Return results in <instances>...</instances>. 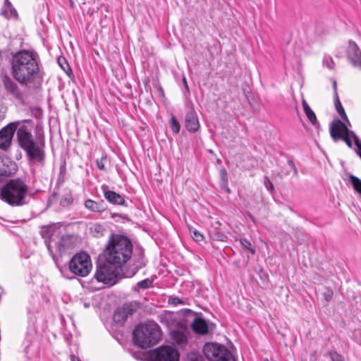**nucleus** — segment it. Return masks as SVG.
<instances>
[{"instance_id":"9","label":"nucleus","mask_w":361,"mask_h":361,"mask_svg":"<svg viewBox=\"0 0 361 361\" xmlns=\"http://www.w3.org/2000/svg\"><path fill=\"white\" fill-rule=\"evenodd\" d=\"M30 121H16L11 122L0 130V149L8 150L12 143L15 132L19 130L21 126H28Z\"/></svg>"},{"instance_id":"29","label":"nucleus","mask_w":361,"mask_h":361,"mask_svg":"<svg viewBox=\"0 0 361 361\" xmlns=\"http://www.w3.org/2000/svg\"><path fill=\"white\" fill-rule=\"evenodd\" d=\"M240 243L242 245V246H243L245 248L247 249L251 252L252 255L255 254V249L252 246V245L250 240H248L246 238H240Z\"/></svg>"},{"instance_id":"42","label":"nucleus","mask_w":361,"mask_h":361,"mask_svg":"<svg viewBox=\"0 0 361 361\" xmlns=\"http://www.w3.org/2000/svg\"><path fill=\"white\" fill-rule=\"evenodd\" d=\"M288 165H289V166L293 169V172H294V174H295V176H298V170H297V169H296V167H295V166L294 163H293L292 161H290V160H289V161H288Z\"/></svg>"},{"instance_id":"20","label":"nucleus","mask_w":361,"mask_h":361,"mask_svg":"<svg viewBox=\"0 0 361 361\" xmlns=\"http://www.w3.org/2000/svg\"><path fill=\"white\" fill-rule=\"evenodd\" d=\"M4 86L8 92L15 95L17 98H20L21 97V93L18 85L13 81L10 80L5 81Z\"/></svg>"},{"instance_id":"14","label":"nucleus","mask_w":361,"mask_h":361,"mask_svg":"<svg viewBox=\"0 0 361 361\" xmlns=\"http://www.w3.org/2000/svg\"><path fill=\"white\" fill-rule=\"evenodd\" d=\"M185 127L190 133H195L200 128L197 115L193 109H190L185 116Z\"/></svg>"},{"instance_id":"12","label":"nucleus","mask_w":361,"mask_h":361,"mask_svg":"<svg viewBox=\"0 0 361 361\" xmlns=\"http://www.w3.org/2000/svg\"><path fill=\"white\" fill-rule=\"evenodd\" d=\"M216 325L213 323L208 324L202 317H195L191 324L192 329L198 334L204 335L212 331Z\"/></svg>"},{"instance_id":"13","label":"nucleus","mask_w":361,"mask_h":361,"mask_svg":"<svg viewBox=\"0 0 361 361\" xmlns=\"http://www.w3.org/2000/svg\"><path fill=\"white\" fill-rule=\"evenodd\" d=\"M347 57L353 66H358L361 68V51L355 42H349Z\"/></svg>"},{"instance_id":"47","label":"nucleus","mask_w":361,"mask_h":361,"mask_svg":"<svg viewBox=\"0 0 361 361\" xmlns=\"http://www.w3.org/2000/svg\"><path fill=\"white\" fill-rule=\"evenodd\" d=\"M222 188H225L226 191L228 192V193H230L231 192V190L230 189L228 188L227 185H225L224 184H222Z\"/></svg>"},{"instance_id":"36","label":"nucleus","mask_w":361,"mask_h":361,"mask_svg":"<svg viewBox=\"0 0 361 361\" xmlns=\"http://www.w3.org/2000/svg\"><path fill=\"white\" fill-rule=\"evenodd\" d=\"M323 296L324 300L326 302L330 301L332 299L333 297V291L331 289H326V290L323 293Z\"/></svg>"},{"instance_id":"34","label":"nucleus","mask_w":361,"mask_h":361,"mask_svg":"<svg viewBox=\"0 0 361 361\" xmlns=\"http://www.w3.org/2000/svg\"><path fill=\"white\" fill-rule=\"evenodd\" d=\"M329 355L331 361H345L343 357L336 351H330Z\"/></svg>"},{"instance_id":"8","label":"nucleus","mask_w":361,"mask_h":361,"mask_svg":"<svg viewBox=\"0 0 361 361\" xmlns=\"http://www.w3.org/2000/svg\"><path fill=\"white\" fill-rule=\"evenodd\" d=\"M330 134L334 141L343 140L349 147H352L351 139L355 141V136H357L353 131L348 128L344 122L339 119H335L331 122Z\"/></svg>"},{"instance_id":"30","label":"nucleus","mask_w":361,"mask_h":361,"mask_svg":"<svg viewBox=\"0 0 361 361\" xmlns=\"http://www.w3.org/2000/svg\"><path fill=\"white\" fill-rule=\"evenodd\" d=\"M108 319H110V323H111L114 326H123L126 320L128 317H118V319H116V317H107Z\"/></svg>"},{"instance_id":"31","label":"nucleus","mask_w":361,"mask_h":361,"mask_svg":"<svg viewBox=\"0 0 361 361\" xmlns=\"http://www.w3.org/2000/svg\"><path fill=\"white\" fill-rule=\"evenodd\" d=\"M58 63L61 66V68L65 71H71V68L64 57H59L58 59Z\"/></svg>"},{"instance_id":"27","label":"nucleus","mask_w":361,"mask_h":361,"mask_svg":"<svg viewBox=\"0 0 361 361\" xmlns=\"http://www.w3.org/2000/svg\"><path fill=\"white\" fill-rule=\"evenodd\" d=\"M169 126L170 128L175 134H178L179 133L180 126L175 116H172L171 118L170 119Z\"/></svg>"},{"instance_id":"19","label":"nucleus","mask_w":361,"mask_h":361,"mask_svg":"<svg viewBox=\"0 0 361 361\" xmlns=\"http://www.w3.org/2000/svg\"><path fill=\"white\" fill-rule=\"evenodd\" d=\"M302 104L307 118L312 125L315 126L316 123H317V121L314 112L311 109V108L310 107V106L308 105L307 102L305 99H302Z\"/></svg>"},{"instance_id":"3","label":"nucleus","mask_w":361,"mask_h":361,"mask_svg":"<svg viewBox=\"0 0 361 361\" xmlns=\"http://www.w3.org/2000/svg\"><path fill=\"white\" fill-rule=\"evenodd\" d=\"M133 244L126 236L112 235L106 250V261L116 267H121L132 257Z\"/></svg>"},{"instance_id":"2","label":"nucleus","mask_w":361,"mask_h":361,"mask_svg":"<svg viewBox=\"0 0 361 361\" xmlns=\"http://www.w3.org/2000/svg\"><path fill=\"white\" fill-rule=\"evenodd\" d=\"M39 71L36 56L28 50L16 53L11 60V73L20 83L27 85L32 82Z\"/></svg>"},{"instance_id":"18","label":"nucleus","mask_w":361,"mask_h":361,"mask_svg":"<svg viewBox=\"0 0 361 361\" xmlns=\"http://www.w3.org/2000/svg\"><path fill=\"white\" fill-rule=\"evenodd\" d=\"M141 307V304L137 301H131L123 304L121 311L123 316H130L136 313Z\"/></svg>"},{"instance_id":"46","label":"nucleus","mask_w":361,"mask_h":361,"mask_svg":"<svg viewBox=\"0 0 361 361\" xmlns=\"http://www.w3.org/2000/svg\"><path fill=\"white\" fill-rule=\"evenodd\" d=\"M71 361H80L79 359L74 355H71Z\"/></svg>"},{"instance_id":"38","label":"nucleus","mask_w":361,"mask_h":361,"mask_svg":"<svg viewBox=\"0 0 361 361\" xmlns=\"http://www.w3.org/2000/svg\"><path fill=\"white\" fill-rule=\"evenodd\" d=\"M264 185L267 190H274V185L272 184L271 180L267 177H265Z\"/></svg>"},{"instance_id":"52","label":"nucleus","mask_w":361,"mask_h":361,"mask_svg":"<svg viewBox=\"0 0 361 361\" xmlns=\"http://www.w3.org/2000/svg\"><path fill=\"white\" fill-rule=\"evenodd\" d=\"M99 227H100L99 226H95V230H97V228H99Z\"/></svg>"},{"instance_id":"32","label":"nucleus","mask_w":361,"mask_h":361,"mask_svg":"<svg viewBox=\"0 0 361 361\" xmlns=\"http://www.w3.org/2000/svg\"><path fill=\"white\" fill-rule=\"evenodd\" d=\"M106 161V155H103L100 159L96 161L97 166L99 170L105 171V163Z\"/></svg>"},{"instance_id":"45","label":"nucleus","mask_w":361,"mask_h":361,"mask_svg":"<svg viewBox=\"0 0 361 361\" xmlns=\"http://www.w3.org/2000/svg\"><path fill=\"white\" fill-rule=\"evenodd\" d=\"M183 84H184V86H185V89L188 91H189V87H188V83H187L186 78L185 77H183Z\"/></svg>"},{"instance_id":"41","label":"nucleus","mask_w":361,"mask_h":361,"mask_svg":"<svg viewBox=\"0 0 361 361\" xmlns=\"http://www.w3.org/2000/svg\"><path fill=\"white\" fill-rule=\"evenodd\" d=\"M355 145L358 149L357 154H359V152H361V141L357 136H355Z\"/></svg>"},{"instance_id":"24","label":"nucleus","mask_w":361,"mask_h":361,"mask_svg":"<svg viewBox=\"0 0 361 361\" xmlns=\"http://www.w3.org/2000/svg\"><path fill=\"white\" fill-rule=\"evenodd\" d=\"M349 178L354 190L361 196V179L352 174L350 175Z\"/></svg>"},{"instance_id":"33","label":"nucleus","mask_w":361,"mask_h":361,"mask_svg":"<svg viewBox=\"0 0 361 361\" xmlns=\"http://www.w3.org/2000/svg\"><path fill=\"white\" fill-rule=\"evenodd\" d=\"M219 175L222 184L226 185L228 184V174L226 170L224 168L221 169Z\"/></svg>"},{"instance_id":"22","label":"nucleus","mask_w":361,"mask_h":361,"mask_svg":"<svg viewBox=\"0 0 361 361\" xmlns=\"http://www.w3.org/2000/svg\"><path fill=\"white\" fill-rule=\"evenodd\" d=\"M17 171L16 164L13 161H11L10 166L8 169L3 166L0 169V175L1 176L7 177L14 174Z\"/></svg>"},{"instance_id":"39","label":"nucleus","mask_w":361,"mask_h":361,"mask_svg":"<svg viewBox=\"0 0 361 361\" xmlns=\"http://www.w3.org/2000/svg\"><path fill=\"white\" fill-rule=\"evenodd\" d=\"M56 245H57V249H58V252L59 253H62L63 251H64V244L63 243V240H60L57 243H56Z\"/></svg>"},{"instance_id":"25","label":"nucleus","mask_w":361,"mask_h":361,"mask_svg":"<svg viewBox=\"0 0 361 361\" xmlns=\"http://www.w3.org/2000/svg\"><path fill=\"white\" fill-rule=\"evenodd\" d=\"M210 236L213 240L217 241L225 242L227 240V236L224 233L216 229L210 232Z\"/></svg>"},{"instance_id":"43","label":"nucleus","mask_w":361,"mask_h":361,"mask_svg":"<svg viewBox=\"0 0 361 361\" xmlns=\"http://www.w3.org/2000/svg\"><path fill=\"white\" fill-rule=\"evenodd\" d=\"M184 312H186L188 314H191L192 313L194 315L193 316H196V317H198V316H202V313H198V312H192L189 309H185L184 310Z\"/></svg>"},{"instance_id":"7","label":"nucleus","mask_w":361,"mask_h":361,"mask_svg":"<svg viewBox=\"0 0 361 361\" xmlns=\"http://www.w3.org/2000/svg\"><path fill=\"white\" fill-rule=\"evenodd\" d=\"M203 352L209 361H235L231 353L225 346L218 343H206Z\"/></svg>"},{"instance_id":"40","label":"nucleus","mask_w":361,"mask_h":361,"mask_svg":"<svg viewBox=\"0 0 361 361\" xmlns=\"http://www.w3.org/2000/svg\"><path fill=\"white\" fill-rule=\"evenodd\" d=\"M145 263L142 259L140 261H139L138 263L135 264V271H133L132 275H134L138 271V269L145 266Z\"/></svg>"},{"instance_id":"10","label":"nucleus","mask_w":361,"mask_h":361,"mask_svg":"<svg viewBox=\"0 0 361 361\" xmlns=\"http://www.w3.org/2000/svg\"><path fill=\"white\" fill-rule=\"evenodd\" d=\"M152 361H179V355L173 347L162 345L151 353Z\"/></svg>"},{"instance_id":"1","label":"nucleus","mask_w":361,"mask_h":361,"mask_svg":"<svg viewBox=\"0 0 361 361\" xmlns=\"http://www.w3.org/2000/svg\"><path fill=\"white\" fill-rule=\"evenodd\" d=\"M17 141L19 147L25 152L27 161L30 166H44L46 163L44 140L33 136L29 124L28 126H21L17 131Z\"/></svg>"},{"instance_id":"23","label":"nucleus","mask_w":361,"mask_h":361,"mask_svg":"<svg viewBox=\"0 0 361 361\" xmlns=\"http://www.w3.org/2000/svg\"><path fill=\"white\" fill-rule=\"evenodd\" d=\"M153 280L149 278L145 279L137 283L136 286L133 288V290L138 291L137 288L145 290L152 286Z\"/></svg>"},{"instance_id":"49","label":"nucleus","mask_w":361,"mask_h":361,"mask_svg":"<svg viewBox=\"0 0 361 361\" xmlns=\"http://www.w3.org/2000/svg\"><path fill=\"white\" fill-rule=\"evenodd\" d=\"M333 85H334L335 93H336L337 92H336V82L335 80L334 81Z\"/></svg>"},{"instance_id":"50","label":"nucleus","mask_w":361,"mask_h":361,"mask_svg":"<svg viewBox=\"0 0 361 361\" xmlns=\"http://www.w3.org/2000/svg\"><path fill=\"white\" fill-rule=\"evenodd\" d=\"M70 4H71V7L73 8L75 6L73 0H70Z\"/></svg>"},{"instance_id":"37","label":"nucleus","mask_w":361,"mask_h":361,"mask_svg":"<svg viewBox=\"0 0 361 361\" xmlns=\"http://www.w3.org/2000/svg\"><path fill=\"white\" fill-rule=\"evenodd\" d=\"M324 63H326L329 69H333L334 67V63L331 58H325L323 61Z\"/></svg>"},{"instance_id":"15","label":"nucleus","mask_w":361,"mask_h":361,"mask_svg":"<svg viewBox=\"0 0 361 361\" xmlns=\"http://www.w3.org/2000/svg\"><path fill=\"white\" fill-rule=\"evenodd\" d=\"M102 190L104 192V197L111 204L123 205L127 207L128 204L123 196L116 193L114 191L108 190V186L103 185Z\"/></svg>"},{"instance_id":"16","label":"nucleus","mask_w":361,"mask_h":361,"mask_svg":"<svg viewBox=\"0 0 361 361\" xmlns=\"http://www.w3.org/2000/svg\"><path fill=\"white\" fill-rule=\"evenodd\" d=\"M173 343L179 348H184L188 343V331L181 328L171 332Z\"/></svg>"},{"instance_id":"51","label":"nucleus","mask_w":361,"mask_h":361,"mask_svg":"<svg viewBox=\"0 0 361 361\" xmlns=\"http://www.w3.org/2000/svg\"><path fill=\"white\" fill-rule=\"evenodd\" d=\"M13 15H14L15 16H17V12H16V10H13V11H11V14H13Z\"/></svg>"},{"instance_id":"55","label":"nucleus","mask_w":361,"mask_h":361,"mask_svg":"<svg viewBox=\"0 0 361 361\" xmlns=\"http://www.w3.org/2000/svg\"><path fill=\"white\" fill-rule=\"evenodd\" d=\"M85 0H82V4H85Z\"/></svg>"},{"instance_id":"48","label":"nucleus","mask_w":361,"mask_h":361,"mask_svg":"<svg viewBox=\"0 0 361 361\" xmlns=\"http://www.w3.org/2000/svg\"><path fill=\"white\" fill-rule=\"evenodd\" d=\"M47 249L49 251V252L51 254L52 253V250L51 249V245L49 243L47 245Z\"/></svg>"},{"instance_id":"5","label":"nucleus","mask_w":361,"mask_h":361,"mask_svg":"<svg viewBox=\"0 0 361 361\" xmlns=\"http://www.w3.org/2000/svg\"><path fill=\"white\" fill-rule=\"evenodd\" d=\"M27 190L28 186L21 179H12L1 188V196L11 206H21L26 204Z\"/></svg>"},{"instance_id":"26","label":"nucleus","mask_w":361,"mask_h":361,"mask_svg":"<svg viewBox=\"0 0 361 361\" xmlns=\"http://www.w3.org/2000/svg\"><path fill=\"white\" fill-rule=\"evenodd\" d=\"M186 361H204V358L199 352L192 351L188 354Z\"/></svg>"},{"instance_id":"28","label":"nucleus","mask_w":361,"mask_h":361,"mask_svg":"<svg viewBox=\"0 0 361 361\" xmlns=\"http://www.w3.org/2000/svg\"><path fill=\"white\" fill-rule=\"evenodd\" d=\"M190 232L192 239L196 242H202L204 240V235L196 229L190 228Z\"/></svg>"},{"instance_id":"21","label":"nucleus","mask_w":361,"mask_h":361,"mask_svg":"<svg viewBox=\"0 0 361 361\" xmlns=\"http://www.w3.org/2000/svg\"><path fill=\"white\" fill-rule=\"evenodd\" d=\"M335 108L338 115L341 117L342 119L348 121V116L345 114V109L342 106V104L339 100L338 93H335Z\"/></svg>"},{"instance_id":"35","label":"nucleus","mask_w":361,"mask_h":361,"mask_svg":"<svg viewBox=\"0 0 361 361\" xmlns=\"http://www.w3.org/2000/svg\"><path fill=\"white\" fill-rule=\"evenodd\" d=\"M169 303L171 305H176L178 304H184V302L183 300L177 297H170L169 298Z\"/></svg>"},{"instance_id":"6","label":"nucleus","mask_w":361,"mask_h":361,"mask_svg":"<svg viewBox=\"0 0 361 361\" xmlns=\"http://www.w3.org/2000/svg\"><path fill=\"white\" fill-rule=\"evenodd\" d=\"M92 262L90 255L84 252L76 253L69 262V270L71 273L85 277L92 269Z\"/></svg>"},{"instance_id":"54","label":"nucleus","mask_w":361,"mask_h":361,"mask_svg":"<svg viewBox=\"0 0 361 361\" xmlns=\"http://www.w3.org/2000/svg\"><path fill=\"white\" fill-rule=\"evenodd\" d=\"M359 157L361 158V152H359Z\"/></svg>"},{"instance_id":"4","label":"nucleus","mask_w":361,"mask_h":361,"mask_svg":"<svg viewBox=\"0 0 361 361\" xmlns=\"http://www.w3.org/2000/svg\"><path fill=\"white\" fill-rule=\"evenodd\" d=\"M161 331L159 326L150 321L137 325L133 331V339L135 345L142 348H150L160 341Z\"/></svg>"},{"instance_id":"17","label":"nucleus","mask_w":361,"mask_h":361,"mask_svg":"<svg viewBox=\"0 0 361 361\" xmlns=\"http://www.w3.org/2000/svg\"><path fill=\"white\" fill-rule=\"evenodd\" d=\"M84 204L87 209L92 212L101 213L106 209V204L103 200L95 202L89 199L85 202Z\"/></svg>"},{"instance_id":"53","label":"nucleus","mask_w":361,"mask_h":361,"mask_svg":"<svg viewBox=\"0 0 361 361\" xmlns=\"http://www.w3.org/2000/svg\"><path fill=\"white\" fill-rule=\"evenodd\" d=\"M181 316L185 317V316H188V315L185 314V313H183Z\"/></svg>"},{"instance_id":"11","label":"nucleus","mask_w":361,"mask_h":361,"mask_svg":"<svg viewBox=\"0 0 361 361\" xmlns=\"http://www.w3.org/2000/svg\"><path fill=\"white\" fill-rule=\"evenodd\" d=\"M94 278L98 282L112 286L116 282V275L112 268L107 264H99L97 267Z\"/></svg>"},{"instance_id":"44","label":"nucleus","mask_w":361,"mask_h":361,"mask_svg":"<svg viewBox=\"0 0 361 361\" xmlns=\"http://www.w3.org/2000/svg\"><path fill=\"white\" fill-rule=\"evenodd\" d=\"M66 171V166H65V164H63L60 166V176H63V173H65Z\"/></svg>"}]
</instances>
